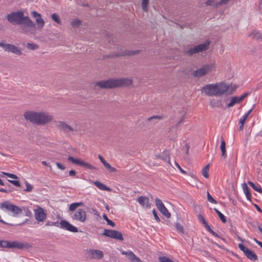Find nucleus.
<instances>
[{"mask_svg":"<svg viewBox=\"0 0 262 262\" xmlns=\"http://www.w3.org/2000/svg\"><path fill=\"white\" fill-rule=\"evenodd\" d=\"M7 19L12 25H21V29L24 32H29L32 34L36 32L35 24L28 16H25L24 12L18 11L8 14Z\"/></svg>","mask_w":262,"mask_h":262,"instance_id":"obj_1","label":"nucleus"},{"mask_svg":"<svg viewBox=\"0 0 262 262\" xmlns=\"http://www.w3.org/2000/svg\"><path fill=\"white\" fill-rule=\"evenodd\" d=\"M24 116L26 120L37 125H45L53 119L52 115L43 112L26 111Z\"/></svg>","mask_w":262,"mask_h":262,"instance_id":"obj_2","label":"nucleus"},{"mask_svg":"<svg viewBox=\"0 0 262 262\" xmlns=\"http://www.w3.org/2000/svg\"><path fill=\"white\" fill-rule=\"evenodd\" d=\"M133 80L129 78H112L97 82L95 86L101 89H112L119 87L128 86L132 85Z\"/></svg>","mask_w":262,"mask_h":262,"instance_id":"obj_3","label":"nucleus"},{"mask_svg":"<svg viewBox=\"0 0 262 262\" xmlns=\"http://www.w3.org/2000/svg\"><path fill=\"white\" fill-rule=\"evenodd\" d=\"M229 89L228 85L223 82L215 84H208L205 85L202 89L207 96H220L225 94Z\"/></svg>","mask_w":262,"mask_h":262,"instance_id":"obj_4","label":"nucleus"},{"mask_svg":"<svg viewBox=\"0 0 262 262\" xmlns=\"http://www.w3.org/2000/svg\"><path fill=\"white\" fill-rule=\"evenodd\" d=\"M0 247L5 248H11L16 249H24L27 248L28 247V243H21L19 241H8L0 240Z\"/></svg>","mask_w":262,"mask_h":262,"instance_id":"obj_5","label":"nucleus"},{"mask_svg":"<svg viewBox=\"0 0 262 262\" xmlns=\"http://www.w3.org/2000/svg\"><path fill=\"white\" fill-rule=\"evenodd\" d=\"M210 43V41L206 40L203 43L200 44L193 47V48H191L189 50L186 52V53L189 56H191L194 54L206 51L208 49Z\"/></svg>","mask_w":262,"mask_h":262,"instance_id":"obj_6","label":"nucleus"},{"mask_svg":"<svg viewBox=\"0 0 262 262\" xmlns=\"http://www.w3.org/2000/svg\"><path fill=\"white\" fill-rule=\"evenodd\" d=\"M0 47L3 48L5 51L10 52L17 55L22 54L21 50L18 47L12 44H6L3 41H1L0 42Z\"/></svg>","mask_w":262,"mask_h":262,"instance_id":"obj_7","label":"nucleus"},{"mask_svg":"<svg viewBox=\"0 0 262 262\" xmlns=\"http://www.w3.org/2000/svg\"><path fill=\"white\" fill-rule=\"evenodd\" d=\"M238 247L239 249L244 252L245 255L248 259L253 261H255L257 259V256L256 253L254 251L246 247L243 244H239L238 245Z\"/></svg>","mask_w":262,"mask_h":262,"instance_id":"obj_8","label":"nucleus"},{"mask_svg":"<svg viewBox=\"0 0 262 262\" xmlns=\"http://www.w3.org/2000/svg\"><path fill=\"white\" fill-rule=\"evenodd\" d=\"M56 127L59 131L63 132L64 134H67L74 130V128L68 124L66 122L58 121H56Z\"/></svg>","mask_w":262,"mask_h":262,"instance_id":"obj_9","label":"nucleus"},{"mask_svg":"<svg viewBox=\"0 0 262 262\" xmlns=\"http://www.w3.org/2000/svg\"><path fill=\"white\" fill-rule=\"evenodd\" d=\"M71 218L73 220L84 223L86 219V212L82 209H78L74 212Z\"/></svg>","mask_w":262,"mask_h":262,"instance_id":"obj_10","label":"nucleus"},{"mask_svg":"<svg viewBox=\"0 0 262 262\" xmlns=\"http://www.w3.org/2000/svg\"><path fill=\"white\" fill-rule=\"evenodd\" d=\"M155 203L157 208L162 214H163L167 218H169L170 217V213L168 211L167 209L165 207V205L160 199L156 198L155 199Z\"/></svg>","mask_w":262,"mask_h":262,"instance_id":"obj_11","label":"nucleus"},{"mask_svg":"<svg viewBox=\"0 0 262 262\" xmlns=\"http://www.w3.org/2000/svg\"><path fill=\"white\" fill-rule=\"evenodd\" d=\"M68 160L76 164H77L78 165H80L82 167H86L88 169H96V168L92 166L91 164H89V163L85 162L83 161H82L80 159L77 158H74L73 157L69 156L68 158Z\"/></svg>","mask_w":262,"mask_h":262,"instance_id":"obj_12","label":"nucleus"},{"mask_svg":"<svg viewBox=\"0 0 262 262\" xmlns=\"http://www.w3.org/2000/svg\"><path fill=\"white\" fill-rule=\"evenodd\" d=\"M60 228L69 231L76 233L78 231L77 227H75L66 220H61L59 223Z\"/></svg>","mask_w":262,"mask_h":262,"instance_id":"obj_13","label":"nucleus"},{"mask_svg":"<svg viewBox=\"0 0 262 262\" xmlns=\"http://www.w3.org/2000/svg\"><path fill=\"white\" fill-rule=\"evenodd\" d=\"M211 67L209 65L207 64L204 66L201 67L194 71L192 73V75L196 77H201L206 74H207L209 71H210Z\"/></svg>","mask_w":262,"mask_h":262,"instance_id":"obj_14","label":"nucleus"},{"mask_svg":"<svg viewBox=\"0 0 262 262\" xmlns=\"http://www.w3.org/2000/svg\"><path fill=\"white\" fill-rule=\"evenodd\" d=\"M139 52V50H133V51H128L126 50L123 52V54H113V53H110L107 55H104L103 57V59H105V58H115L117 57H119L121 55H127V56H132L133 55H135Z\"/></svg>","mask_w":262,"mask_h":262,"instance_id":"obj_15","label":"nucleus"},{"mask_svg":"<svg viewBox=\"0 0 262 262\" xmlns=\"http://www.w3.org/2000/svg\"><path fill=\"white\" fill-rule=\"evenodd\" d=\"M34 214L35 219L39 222L43 221L47 217V214L40 207H38L37 209L34 210Z\"/></svg>","mask_w":262,"mask_h":262,"instance_id":"obj_16","label":"nucleus"},{"mask_svg":"<svg viewBox=\"0 0 262 262\" xmlns=\"http://www.w3.org/2000/svg\"><path fill=\"white\" fill-rule=\"evenodd\" d=\"M137 202L143 207L150 208L151 204L149 203V198L146 196H140L137 199Z\"/></svg>","mask_w":262,"mask_h":262,"instance_id":"obj_17","label":"nucleus"},{"mask_svg":"<svg viewBox=\"0 0 262 262\" xmlns=\"http://www.w3.org/2000/svg\"><path fill=\"white\" fill-rule=\"evenodd\" d=\"M122 254L127 256L132 262H142L140 258L137 257L132 251H128L127 252L122 251Z\"/></svg>","mask_w":262,"mask_h":262,"instance_id":"obj_18","label":"nucleus"},{"mask_svg":"<svg viewBox=\"0 0 262 262\" xmlns=\"http://www.w3.org/2000/svg\"><path fill=\"white\" fill-rule=\"evenodd\" d=\"M9 212L12 213L13 216L17 217L23 213V208L13 204Z\"/></svg>","mask_w":262,"mask_h":262,"instance_id":"obj_19","label":"nucleus"},{"mask_svg":"<svg viewBox=\"0 0 262 262\" xmlns=\"http://www.w3.org/2000/svg\"><path fill=\"white\" fill-rule=\"evenodd\" d=\"M13 204L9 201H6L0 204V208L6 212H10Z\"/></svg>","mask_w":262,"mask_h":262,"instance_id":"obj_20","label":"nucleus"},{"mask_svg":"<svg viewBox=\"0 0 262 262\" xmlns=\"http://www.w3.org/2000/svg\"><path fill=\"white\" fill-rule=\"evenodd\" d=\"M91 254L92 255L93 258L98 259H100L103 257V252L99 250H92Z\"/></svg>","mask_w":262,"mask_h":262,"instance_id":"obj_21","label":"nucleus"},{"mask_svg":"<svg viewBox=\"0 0 262 262\" xmlns=\"http://www.w3.org/2000/svg\"><path fill=\"white\" fill-rule=\"evenodd\" d=\"M242 188L246 198L248 200L251 201V194L250 192L249 188L246 183H244L242 184Z\"/></svg>","mask_w":262,"mask_h":262,"instance_id":"obj_22","label":"nucleus"},{"mask_svg":"<svg viewBox=\"0 0 262 262\" xmlns=\"http://www.w3.org/2000/svg\"><path fill=\"white\" fill-rule=\"evenodd\" d=\"M93 183L100 190H106L108 191H111L112 189L105 185L104 184L101 183L98 181H96L95 182H93Z\"/></svg>","mask_w":262,"mask_h":262,"instance_id":"obj_23","label":"nucleus"},{"mask_svg":"<svg viewBox=\"0 0 262 262\" xmlns=\"http://www.w3.org/2000/svg\"><path fill=\"white\" fill-rule=\"evenodd\" d=\"M210 105L212 107H222L223 104L221 100L212 99L210 101Z\"/></svg>","mask_w":262,"mask_h":262,"instance_id":"obj_24","label":"nucleus"},{"mask_svg":"<svg viewBox=\"0 0 262 262\" xmlns=\"http://www.w3.org/2000/svg\"><path fill=\"white\" fill-rule=\"evenodd\" d=\"M220 148L222 151V156L225 158L227 157L226 151V143L223 137H221V144Z\"/></svg>","mask_w":262,"mask_h":262,"instance_id":"obj_25","label":"nucleus"},{"mask_svg":"<svg viewBox=\"0 0 262 262\" xmlns=\"http://www.w3.org/2000/svg\"><path fill=\"white\" fill-rule=\"evenodd\" d=\"M249 37L255 39L262 40V33L258 31H254L249 35Z\"/></svg>","mask_w":262,"mask_h":262,"instance_id":"obj_26","label":"nucleus"},{"mask_svg":"<svg viewBox=\"0 0 262 262\" xmlns=\"http://www.w3.org/2000/svg\"><path fill=\"white\" fill-rule=\"evenodd\" d=\"M248 184L256 191L262 193V188L258 184H255L251 181H248Z\"/></svg>","mask_w":262,"mask_h":262,"instance_id":"obj_27","label":"nucleus"},{"mask_svg":"<svg viewBox=\"0 0 262 262\" xmlns=\"http://www.w3.org/2000/svg\"><path fill=\"white\" fill-rule=\"evenodd\" d=\"M240 101L239 100L238 97L234 96L231 98L230 102L227 104V107H230L233 106L236 103H240Z\"/></svg>","mask_w":262,"mask_h":262,"instance_id":"obj_28","label":"nucleus"},{"mask_svg":"<svg viewBox=\"0 0 262 262\" xmlns=\"http://www.w3.org/2000/svg\"><path fill=\"white\" fill-rule=\"evenodd\" d=\"M84 204L82 202L72 203L69 206V210L74 211L78 207L82 206Z\"/></svg>","mask_w":262,"mask_h":262,"instance_id":"obj_29","label":"nucleus"},{"mask_svg":"<svg viewBox=\"0 0 262 262\" xmlns=\"http://www.w3.org/2000/svg\"><path fill=\"white\" fill-rule=\"evenodd\" d=\"M112 238L118 239V240H119L121 241H122L124 239L122 233L121 232H120L117 230H114V232L113 233V236Z\"/></svg>","mask_w":262,"mask_h":262,"instance_id":"obj_30","label":"nucleus"},{"mask_svg":"<svg viewBox=\"0 0 262 262\" xmlns=\"http://www.w3.org/2000/svg\"><path fill=\"white\" fill-rule=\"evenodd\" d=\"M162 156H159V159H161L167 162L169 164L170 163V158H169V154L168 151H164L163 152V154L161 155Z\"/></svg>","mask_w":262,"mask_h":262,"instance_id":"obj_31","label":"nucleus"},{"mask_svg":"<svg viewBox=\"0 0 262 262\" xmlns=\"http://www.w3.org/2000/svg\"><path fill=\"white\" fill-rule=\"evenodd\" d=\"M114 232V230L105 229L103 230V232L102 233V234L106 237L113 238Z\"/></svg>","mask_w":262,"mask_h":262,"instance_id":"obj_32","label":"nucleus"},{"mask_svg":"<svg viewBox=\"0 0 262 262\" xmlns=\"http://www.w3.org/2000/svg\"><path fill=\"white\" fill-rule=\"evenodd\" d=\"M36 22L38 26V28L42 29L45 24L44 20L42 18L41 16L39 18H36Z\"/></svg>","mask_w":262,"mask_h":262,"instance_id":"obj_33","label":"nucleus"},{"mask_svg":"<svg viewBox=\"0 0 262 262\" xmlns=\"http://www.w3.org/2000/svg\"><path fill=\"white\" fill-rule=\"evenodd\" d=\"M214 210L215 211V212L217 214L219 217H220V220L222 221V222L224 223H226L227 222L226 217L223 214H222L219 210H218L216 208H214Z\"/></svg>","mask_w":262,"mask_h":262,"instance_id":"obj_34","label":"nucleus"},{"mask_svg":"<svg viewBox=\"0 0 262 262\" xmlns=\"http://www.w3.org/2000/svg\"><path fill=\"white\" fill-rule=\"evenodd\" d=\"M175 227L178 232L181 234L184 233V227L180 223H176L175 224Z\"/></svg>","mask_w":262,"mask_h":262,"instance_id":"obj_35","label":"nucleus"},{"mask_svg":"<svg viewBox=\"0 0 262 262\" xmlns=\"http://www.w3.org/2000/svg\"><path fill=\"white\" fill-rule=\"evenodd\" d=\"M209 168V164H207L203 168V169L202 170V175L205 178H209V173H208Z\"/></svg>","mask_w":262,"mask_h":262,"instance_id":"obj_36","label":"nucleus"},{"mask_svg":"<svg viewBox=\"0 0 262 262\" xmlns=\"http://www.w3.org/2000/svg\"><path fill=\"white\" fill-rule=\"evenodd\" d=\"M102 217H103V219L107 222V225H109L113 227H115L116 224H115V222H114L110 220L107 217V215L105 213H104L102 215Z\"/></svg>","mask_w":262,"mask_h":262,"instance_id":"obj_37","label":"nucleus"},{"mask_svg":"<svg viewBox=\"0 0 262 262\" xmlns=\"http://www.w3.org/2000/svg\"><path fill=\"white\" fill-rule=\"evenodd\" d=\"M149 0H142V7L144 12L148 11V5Z\"/></svg>","mask_w":262,"mask_h":262,"instance_id":"obj_38","label":"nucleus"},{"mask_svg":"<svg viewBox=\"0 0 262 262\" xmlns=\"http://www.w3.org/2000/svg\"><path fill=\"white\" fill-rule=\"evenodd\" d=\"M52 19L54 20L58 24H61V20L58 14L56 13H53L51 15Z\"/></svg>","mask_w":262,"mask_h":262,"instance_id":"obj_39","label":"nucleus"},{"mask_svg":"<svg viewBox=\"0 0 262 262\" xmlns=\"http://www.w3.org/2000/svg\"><path fill=\"white\" fill-rule=\"evenodd\" d=\"M247 118H246V116H243L242 118L240 119L239 123L241 124L239 127V130H242L244 128V125L245 123V121Z\"/></svg>","mask_w":262,"mask_h":262,"instance_id":"obj_40","label":"nucleus"},{"mask_svg":"<svg viewBox=\"0 0 262 262\" xmlns=\"http://www.w3.org/2000/svg\"><path fill=\"white\" fill-rule=\"evenodd\" d=\"M81 24V21L78 19H75L71 23V25L74 28L78 27Z\"/></svg>","mask_w":262,"mask_h":262,"instance_id":"obj_41","label":"nucleus"},{"mask_svg":"<svg viewBox=\"0 0 262 262\" xmlns=\"http://www.w3.org/2000/svg\"><path fill=\"white\" fill-rule=\"evenodd\" d=\"M207 198L208 201H209V202H210L211 203H213L214 204H216L217 203V201L213 198V197L211 195V194L208 192H207Z\"/></svg>","mask_w":262,"mask_h":262,"instance_id":"obj_42","label":"nucleus"},{"mask_svg":"<svg viewBox=\"0 0 262 262\" xmlns=\"http://www.w3.org/2000/svg\"><path fill=\"white\" fill-rule=\"evenodd\" d=\"M26 47L30 50H35L38 48V45L33 43H28L26 45Z\"/></svg>","mask_w":262,"mask_h":262,"instance_id":"obj_43","label":"nucleus"},{"mask_svg":"<svg viewBox=\"0 0 262 262\" xmlns=\"http://www.w3.org/2000/svg\"><path fill=\"white\" fill-rule=\"evenodd\" d=\"M98 158L100 160V161L103 163V165L105 168L108 167L110 165L108 163H107L104 159L100 155H98Z\"/></svg>","mask_w":262,"mask_h":262,"instance_id":"obj_44","label":"nucleus"},{"mask_svg":"<svg viewBox=\"0 0 262 262\" xmlns=\"http://www.w3.org/2000/svg\"><path fill=\"white\" fill-rule=\"evenodd\" d=\"M46 226H55L60 228V224H59V223H58V222L48 221L47 222V223L46 224Z\"/></svg>","mask_w":262,"mask_h":262,"instance_id":"obj_45","label":"nucleus"},{"mask_svg":"<svg viewBox=\"0 0 262 262\" xmlns=\"http://www.w3.org/2000/svg\"><path fill=\"white\" fill-rule=\"evenodd\" d=\"M21 208H23V211H24L26 216L29 217L31 215L32 213L28 208L23 207Z\"/></svg>","mask_w":262,"mask_h":262,"instance_id":"obj_46","label":"nucleus"},{"mask_svg":"<svg viewBox=\"0 0 262 262\" xmlns=\"http://www.w3.org/2000/svg\"><path fill=\"white\" fill-rule=\"evenodd\" d=\"M25 184L26 185V189L24 190V191L27 192H30L32 191L33 189V186L31 184H29L27 181L25 182Z\"/></svg>","mask_w":262,"mask_h":262,"instance_id":"obj_47","label":"nucleus"},{"mask_svg":"<svg viewBox=\"0 0 262 262\" xmlns=\"http://www.w3.org/2000/svg\"><path fill=\"white\" fill-rule=\"evenodd\" d=\"M159 261L160 262H174L171 260L170 259H169V258L165 256L160 257Z\"/></svg>","mask_w":262,"mask_h":262,"instance_id":"obj_48","label":"nucleus"},{"mask_svg":"<svg viewBox=\"0 0 262 262\" xmlns=\"http://www.w3.org/2000/svg\"><path fill=\"white\" fill-rule=\"evenodd\" d=\"M217 2H215V0H207L206 2V5L207 6H214L215 8H216L215 7V4Z\"/></svg>","mask_w":262,"mask_h":262,"instance_id":"obj_49","label":"nucleus"},{"mask_svg":"<svg viewBox=\"0 0 262 262\" xmlns=\"http://www.w3.org/2000/svg\"><path fill=\"white\" fill-rule=\"evenodd\" d=\"M229 1L230 0H221L220 2L216 3L215 7H218L220 6L225 5L227 4Z\"/></svg>","mask_w":262,"mask_h":262,"instance_id":"obj_50","label":"nucleus"},{"mask_svg":"<svg viewBox=\"0 0 262 262\" xmlns=\"http://www.w3.org/2000/svg\"><path fill=\"white\" fill-rule=\"evenodd\" d=\"M162 119V117H161L160 116H154L148 118L147 120L148 121H152L158 119L160 120Z\"/></svg>","mask_w":262,"mask_h":262,"instance_id":"obj_51","label":"nucleus"},{"mask_svg":"<svg viewBox=\"0 0 262 262\" xmlns=\"http://www.w3.org/2000/svg\"><path fill=\"white\" fill-rule=\"evenodd\" d=\"M8 181L9 183L13 184L14 185H15L17 187H20V183L18 181L11 180H8Z\"/></svg>","mask_w":262,"mask_h":262,"instance_id":"obj_52","label":"nucleus"},{"mask_svg":"<svg viewBox=\"0 0 262 262\" xmlns=\"http://www.w3.org/2000/svg\"><path fill=\"white\" fill-rule=\"evenodd\" d=\"M152 213H153V215L154 216L155 220L158 222H160V219L159 217L157 212L155 209H153Z\"/></svg>","mask_w":262,"mask_h":262,"instance_id":"obj_53","label":"nucleus"},{"mask_svg":"<svg viewBox=\"0 0 262 262\" xmlns=\"http://www.w3.org/2000/svg\"><path fill=\"white\" fill-rule=\"evenodd\" d=\"M250 94L249 93H245L240 97H238L239 100L240 102H241L242 100H243L247 96H248Z\"/></svg>","mask_w":262,"mask_h":262,"instance_id":"obj_54","label":"nucleus"},{"mask_svg":"<svg viewBox=\"0 0 262 262\" xmlns=\"http://www.w3.org/2000/svg\"><path fill=\"white\" fill-rule=\"evenodd\" d=\"M56 165L59 169L62 170H63L66 169V167L60 163L57 162Z\"/></svg>","mask_w":262,"mask_h":262,"instance_id":"obj_55","label":"nucleus"},{"mask_svg":"<svg viewBox=\"0 0 262 262\" xmlns=\"http://www.w3.org/2000/svg\"><path fill=\"white\" fill-rule=\"evenodd\" d=\"M174 164H175L176 166L178 168V169L180 170V171L182 173H183L184 174H186V171L184 170L183 169H182V168L180 167V166L179 165V164L178 163L175 162Z\"/></svg>","mask_w":262,"mask_h":262,"instance_id":"obj_56","label":"nucleus"},{"mask_svg":"<svg viewBox=\"0 0 262 262\" xmlns=\"http://www.w3.org/2000/svg\"><path fill=\"white\" fill-rule=\"evenodd\" d=\"M203 225H204L205 227L206 228V229H207V230L210 232H211V231L212 230L211 228H210V226L208 225V223L207 222H206L205 223H204L203 224Z\"/></svg>","mask_w":262,"mask_h":262,"instance_id":"obj_57","label":"nucleus"},{"mask_svg":"<svg viewBox=\"0 0 262 262\" xmlns=\"http://www.w3.org/2000/svg\"><path fill=\"white\" fill-rule=\"evenodd\" d=\"M32 16L35 18H39L41 16V15L39 13L37 12L36 11L32 12Z\"/></svg>","mask_w":262,"mask_h":262,"instance_id":"obj_58","label":"nucleus"},{"mask_svg":"<svg viewBox=\"0 0 262 262\" xmlns=\"http://www.w3.org/2000/svg\"><path fill=\"white\" fill-rule=\"evenodd\" d=\"M198 219L200 222H202L203 224H204V223H205L206 222V221L205 220L204 217L200 214L198 215Z\"/></svg>","mask_w":262,"mask_h":262,"instance_id":"obj_59","label":"nucleus"},{"mask_svg":"<svg viewBox=\"0 0 262 262\" xmlns=\"http://www.w3.org/2000/svg\"><path fill=\"white\" fill-rule=\"evenodd\" d=\"M109 167H107L106 168L110 171V172H116L117 171V169L114 168V167H113L111 166V165H110L108 166Z\"/></svg>","mask_w":262,"mask_h":262,"instance_id":"obj_60","label":"nucleus"},{"mask_svg":"<svg viewBox=\"0 0 262 262\" xmlns=\"http://www.w3.org/2000/svg\"><path fill=\"white\" fill-rule=\"evenodd\" d=\"M7 177L10 178H12V179H18V177L14 174H13V173H10L9 174H7Z\"/></svg>","mask_w":262,"mask_h":262,"instance_id":"obj_61","label":"nucleus"},{"mask_svg":"<svg viewBox=\"0 0 262 262\" xmlns=\"http://www.w3.org/2000/svg\"><path fill=\"white\" fill-rule=\"evenodd\" d=\"M0 191L5 192V193H8V192H11V190H10L9 189H7L6 188H0Z\"/></svg>","mask_w":262,"mask_h":262,"instance_id":"obj_62","label":"nucleus"},{"mask_svg":"<svg viewBox=\"0 0 262 262\" xmlns=\"http://www.w3.org/2000/svg\"><path fill=\"white\" fill-rule=\"evenodd\" d=\"M210 233L213 236H215V237H219L220 238L221 237L219 236V235L216 233V232H215L214 231H213L212 230L211 231V232H210Z\"/></svg>","mask_w":262,"mask_h":262,"instance_id":"obj_63","label":"nucleus"},{"mask_svg":"<svg viewBox=\"0 0 262 262\" xmlns=\"http://www.w3.org/2000/svg\"><path fill=\"white\" fill-rule=\"evenodd\" d=\"M76 174V171L74 170H71L69 171V175L70 176H74Z\"/></svg>","mask_w":262,"mask_h":262,"instance_id":"obj_64","label":"nucleus"}]
</instances>
